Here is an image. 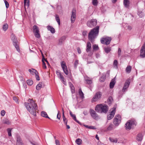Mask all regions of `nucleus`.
Instances as JSON below:
<instances>
[{
  "instance_id": "1",
  "label": "nucleus",
  "mask_w": 145,
  "mask_h": 145,
  "mask_svg": "<svg viewBox=\"0 0 145 145\" xmlns=\"http://www.w3.org/2000/svg\"><path fill=\"white\" fill-rule=\"evenodd\" d=\"M28 102H25L24 105L27 110L34 116H36V110L37 109V104L32 99H29Z\"/></svg>"
},
{
  "instance_id": "2",
  "label": "nucleus",
  "mask_w": 145,
  "mask_h": 145,
  "mask_svg": "<svg viewBox=\"0 0 145 145\" xmlns=\"http://www.w3.org/2000/svg\"><path fill=\"white\" fill-rule=\"evenodd\" d=\"M95 110L99 113H106L108 110V107L107 105L105 104H100L96 106Z\"/></svg>"
},
{
  "instance_id": "3",
  "label": "nucleus",
  "mask_w": 145,
  "mask_h": 145,
  "mask_svg": "<svg viewBox=\"0 0 145 145\" xmlns=\"http://www.w3.org/2000/svg\"><path fill=\"white\" fill-rule=\"evenodd\" d=\"M137 122L135 120H128L125 124V127L127 130H130L135 126Z\"/></svg>"
},
{
  "instance_id": "4",
  "label": "nucleus",
  "mask_w": 145,
  "mask_h": 145,
  "mask_svg": "<svg viewBox=\"0 0 145 145\" xmlns=\"http://www.w3.org/2000/svg\"><path fill=\"white\" fill-rule=\"evenodd\" d=\"M99 27L96 26L91 30L89 33L88 36H96L98 35Z\"/></svg>"
},
{
  "instance_id": "5",
  "label": "nucleus",
  "mask_w": 145,
  "mask_h": 145,
  "mask_svg": "<svg viewBox=\"0 0 145 145\" xmlns=\"http://www.w3.org/2000/svg\"><path fill=\"white\" fill-rule=\"evenodd\" d=\"M121 120V117L119 114L115 116L114 119L113 123L114 125L116 126H118L120 123Z\"/></svg>"
},
{
  "instance_id": "6",
  "label": "nucleus",
  "mask_w": 145,
  "mask_h": 145,
  "mask_svg": "<svg viewBox=\"0 0 145 145\" xmlns=\"http://www.w3.org/2000/svg\"><path fill=\"white\" fill-rule=\"evenodd\" d=\"M11 39L13 42V44L15 47L17 51L18 52L20 51L19 46V43L16 37H12Z\"/></svg>"
},
{
  "instance_id": "7",
  "label": "nucleus",
  "mask_w": 145,
  "mask_h": 145,
  "mask_svg": "<svg viewBox=\"0 0 145 145\" xmlns=\"http://www.w3.org/2000/svg\"><path fill=\"white\" fill-rule=\"evenodd\" d=\"M33 33L35 36H40L39 29V27L36 25L33 27Z\"/></svg>"
},
{
  "instance_id": "8",
  "label": "nucleus",
  "mask_w": 145,
  "mask_h": 145,
  "mask_svg": "<svg viewBox=\"0 0 145 145\" xmlns=\"http://www.w3.org/2000/svg\"><path fill=\"white\" fill-rule=\"evenodd\" d=\"M111 40L110 37H106L105 38H103L101 40V42L103 44L107 45L110 43Z\"/></svg>"
},
{
  "instance_id": "9",
  "label": "nucleus",
  "mask_w": 145,
  "mask_h": 145,
  "mask_svg": "<svg viewBox=\"0 0 145 145\" xmlns=\"http://www.w3.org/2000/svg\"><path fill=\"white\" fill-rule=\"evenodd\" d=\"M101 92H97L92 99L91 102L93 103L98 101L101 97Z\"/></svg>"
},
{
  "instance_id": "10",
  "label": "nucleus",
  "mask_w": 145,
  "mask_h": 145,
  "mask_svg": "<svg viewBox=\"0 0 145 145\" xmlns=\"http://www.w3.org/2000/svg\"><path fill=\"white\" fill-rule=\"evenodd\" d=\"M130 80L129 79L126 81L122 89V92H124L127 90L130 84Z\"/></svg>"
},
{
  "instance_id": "11",
  "label": "nucleus",
  "mask_w": 145,
  "mask_h": 145,
  "mask_svg": "<svg viewBox=\"0 0 145 145\" xmlns=\"http://www.w3.org/2000/svg\"><path fill=\"white\" fill-rule=\"evenodd\" d=\"M97 24V21L96 19H92L87 23V25L91 27L95 26Z\"/></svg>"
},
{
  "instance_id": "12",
  "label": "nucleus",
  "mask_w": 145,
  "mask_h": 145,
  "mask_svg": "<svg viewBox=\"0 0 145 145\" xmlns=\"http://www.w3.org/2000/svg\"><path fill=\"white\" fill-rule=\"evenodd\" d=\"M61 65L64 72L66 75H67L68 74V72L65 62L62 61L61 62Z\"/></svg>"
},
{
  "instance_id": "13",
  "label": "nucleus",
  "mask_w": 145,
  "mask_h": 145,
  "mask_svg": "<svg viewBox=\"0 0 145 145\" xmlns=\"http://www.w3.org/2000/svg\"><path fill=\"white\" fill-rule=\"evenodd\" d=\"M116 108H112L111 112L107 115L108 120H110L113 118L116 112Z\"/></svg>"
},
{
  "instance_id": "14",
  "label": "nucleus",
  "mask_w": 145,
  "mask_h": 145,
  "mask_svg": "<svg viewBox=\"0 0 145 145\" xmlns=\"http://www.w3.org/2000/svg\"><path fill=\"white\" fill-rule=\"evenodd\" d=\"M76 11L75 9H73L71 17V20L72 23L74 22L76 17Z\"/></svg>"
},
{
  "instance_id": "15",
  "label": "nucleus",
  "mask_w": 145,
  "mask_h": 145,
  "mask_svg": "<svg viewBox=\"0 0 145 145\" xmlns=\"http://www.w3.org/2000/svg\"><path fill=\"white\" fill-rule=\"evenodd\" d=\"M140 56L142 58L145 57V42L140 50Z\"/></svg>"
},
{
  "instance_id": "16",
  "label": "nucleus",
  "mask_w": 145,
  "mask_h": 145,
  "mask_svg": "<svg viewBox=\"0 0 145 145\" xmlns=\"http://www.w3.org/2000/svg\"><path fill=\"white\" fill-rule=\"evenodd\" d=\"M90 113L91 116L94 119H97L98 118V114L95 112L93 109H90Z\"/></svg>"
},
{
  "instance_id": "17",
  "label": "nucleus",
  "mask_w": 145,
  "mask_h": 145,
  "mask_svg": "<svg viewBox=\"0 0 145 145\" xmlns=\"http://www.w3.org/2000/svg\"><path fill=\"white\" fill-rule=\"evenodd\" d=\"M23 143L20 136H18L17 137L16 145H23Z\"/></svg>"
},
{
  "instance_id": "18",
  "label": "nucleus",
  "mask_w": 145,
  "mask_h": 145,
  "mask_svg": "<svg viewBox=\"0 0 145 145\" xmlns=\"http://www.w3.org/2000/svg\"><path fill=\"white\" fill-rule=\"evenodd\" d=\"M40 51L42 54V67L44 69H46V64L44 62V60L47 63H48V62L47 60H46L44 58L43 54L42 53V51Z\"/></svg>"
},
{
  "instance_id": "19",
  "label": "nucleus",
  "mask_w": 145,
  "mask_h": 145,
  "mask_svg": "<svg viewBox=\"0 0 145 145\" xmlns=\"http://www.w3.org/2000/svg\"><path fill=\"white\" fill-rule=\"evenodd\" d=\"M85 79L86 83L88 84H90L92 83L91 78H90L87 76H86L85 77Z\"/></svg>"
},
{
  "instance_id": "20",
  "label": "nucleus",
  "mask_w": 145,
  "mask_h": 145,
  "mask_svg": "<svg viewBox=\"0 0 145 145\" xmlns=\"http://www.w3.org/2000/svg\"><path fill=\"white\" fill-rule=\"evenodd\" d=\"M91 49V44L90 42H88L87 43L86 46V52H89L90 51Z\"/></svg>"
},
{
  "instance_id": "21",
  "label": "nucleus",
  "mask_w": 145,
  "mask_h": 145,
  "mask_svg": "<svg viewBox=\"0 0 145 145\" xmlns=\"http://www.w3.org/2000/svg\"><path fill=\"white\" fill-rule=\"evenodd\" d=\"M143 138V136L142 133H139L138 134L137 137L136 139L138 141H141L142 140Z\"/></svg>"
},
{
  "instance_id": "22",
  "label": "nucleus",
  "mask_w": 145,
  "mask_h": 145,
  "mask_svg": "<svg viewBox=\"0 0 145 145\" xmlns=\"http://www.w3.org/2000/svg\"><path fill=\"white\" fill-rule=\"evenodd\" d=\"M47 28L48 30L50 31L52 33H54L55 32V30L54 28L51 26H47Z\"/></svg>"
},
{
  "instance_id": "23",
  "label": "nucleus",
  "mask_w": 145,
  "mask_h": 145,
  "mask_svg": "<svg viewBox=\"0 0 145 145\" xmlns=\"http://www.w3.org/2000/svg\"><path fill=\"white\" fill-rule=\"evenodd\" d=\"M129 0H123V4L125 7L128 8L129 7Z\"/></svg>"
},
{
  "instance_id": "24",
  "label": "nucleus",
  "mask_w": 145,
  "mask_h": 145,
  "mask_svg": "<svg viewBox=\"0 0 145 145\" xmlns=\"http://www.w3.org/2000/svg\"><path fill=\"white\" fill-rule=\"evenodd\" d=\"M78 93L80 98L82 99H83L84 97V94L80 88L79 89Z\"/></svg>"
},
{
  "instance_id": "25",
  "label": "nucleus",
  "mask_w": 145,
  "mask_h": 145,
  "mask_svg": "<svg viewBox=\"0 0 145 145\" xmlns=\"http://www.w3.org/2000/svg\"><path fill=\"white\" fill-rule=\"evenodd\" d=\"M33 72L35 74L36 80L38 81L40 80V78L38 74V73L37 71L35 69H33Z\"/></svg>"
},
{
  "instance_id": "26",
  "label": "nucleus",
  "mask_w": 145,
  "mask_h": 145,
  "mask_svg": "<svg viewBox=\"0 0 145 145\" xmlns=\"http://www.w3.org/2000/svg\"><path fill=\"white\" fill-rule=\"evenodd\" d=\"M41 115L43 117L47 118L50 119H51L48 117L47 113L46 112L43 111H42L41 112Z\"/></svg>"
},
{
  "instance_id": "27",
  "label": "nucleus",
  "mask_w": 145,
  "mask_h": 145,
  "mask_svg": "<svg viewBox=\"0 0 145 145\" xmlns=\"http://www.w3.org/2000/svg\"><path fill=\"white\" fill-rule=\"evenodd\" d=\"M115 84V80L113 79L112 80L110 84V88L111 89L112 88Z\"/></svg>"
},
{
  "instance_id": "28",
  "label": "nucleus",
  "mask_w": 145,
  "mask_h": 145,
  "mask_svg": "<svg viewBox=\"0 0 145 145\" xmlns=\"http://www.w3.org/2000/svg\"><path fill=\"white\" fill-rule=\"evenodd\" d=\"M65 37H61L59 39V44H62L63 42L64 41L65 39Z\"/></svg>"
},
{
  "instance_id": "29",
  "label": "nucleus",
  "mask_w": 145,
  "mask_h": 145,
  "mask_svg": "<svg viewBox=\"0 0 145 145\" xmlns=\"http://www.w3.org/2000/svg\"><path fill=\"white\" fill-rule=\"evenodd\" d=\"M82 140L79 138L75 140L76 143L78 145H80L82 144Z\"/></svg>"
},
{
  "instance_id": "30",
  "label": "nucleus",
  "mask_w": 145,
  "mask_h": 145,
  "mask_svg": "<svg viewBox=\"0 0 145 145\" xmlns=\"http://www.w3.org/2000/svg\"><path fill=\"white\" fill-rule=\"evenodd\" d=\"M131 67L130 65H129L127 66L126 69V71L127 73H130L131 70Z\"/></svg>"
},
{
  "instance_id": "31",
  "label": "nucleus",
  "mask_w": 145,
  "mask_h": 145,
  "mask_svg": "<svg viewBox=\"0 0 145 145\" xmlns=\"http://www.w3.org/2000/svg\"><path fill=\"white\" fill-rule=\"evenodd\" d=\"M111 50V48L110 47H107L105 48V51L106 53L109 52Z\"/></svg>"
},
{
  "instance_id": "32",
  "label": "nucleus",
  "mask_w": 145,
  "mask_h": 145,
  "mask_svg": "<svg viewBox=\"0 0 145 145\" xmlns=\"http://www.w3.org/2000/svg\"><path fill=\"white\" fill-rule=\"evenodd\" d=\"M57 22L59 25L60 24V21L59 16L57 15H56L55 16Z\"/></svg>"
},
{
  "instance_id": "33",
  "label": "nucleus",
  "mask_w": 145,
  "mask_h": 145,
  "mask_svg": "<svg viewBox=\"0 0 145 145\" xmlns=\"http://www.w3.org/2000/svg\"><path fill=\"white\" fill-rule=\"evenodd\" d=\"M8 28V25L7 24H4L3 27V30L6 31Z\"/></svg>"
},
{
  "instance_id": "34",
  "label": "nucleus",
  "mask_w": 145,
  "mask_h": 145,
  "mask_svg": "<svg viewBox=\"0 0 145 145\" xmlns=\"http://www.w3.org/2000/svg\"><path fill=\"white\" fill-rule=\"evenodd\" d=\"M3 123L7 125H10V124L11 123L9 120L6 119L4 120Z\"/></svg>"
},
{
  "instance_id": "35",
  "label": "nucleus",
  "mask_w": 145,
  "mask_h": 145,
  "mask_svg": "<svg viewBox=\"0 0 145 145\" xmlns=\"http://www.w3.org/2000/svg\"><path fill=\"white\" fill-rule=\"evenodd\" d=\"M42 85L40 83H39L36 86V89L37 90H40L42 88Z\"/></svg>"
},
{
  "instance_id": "36",
  "label": "nucleus",
  "mask_w": 145,
  "mask_h": 145,
  "mask_svg": "<svg viewBox=\"0 0 145 145\" xmlns=\"http://www.w3.org/2000/svg\"><path fill=\"white\" fill-rule=\"evenodd\" d=\"M71 116L73 118V119L77 123L80 124V122L77 120L76 119V118L75 115L74 114H73Z\"/></svg>"
},
{
  "instance_id": "37",
  "label": "nucleus",
  "mask_w": 145,
  "mask_h": 145,
  "mask_svg": "<svg viewBox=\"0 0 145 145\" xmlns=\"http://www.w3.org/2000/svg\"><path fill=\"white\" fill-rule=\"evenodd\" d=\"M95 37H88V39L91 42H93Z\"/></svg>"
},
{
  "instance_id": "38",
  "label": "nucleus",
  "mask_w": 145,
  "mask_h": 145,
  "mask_svg": "<svg viewBox=\"0 0 145 145\" xmlns=\"http://www.w3.org/2000/svg\"><path fill=\"white\" fill-rule=\"evenodd\" d=\"M93 48L94 50H97L99 49V48L98 45L95 44L93 46Z\"/></svg>"
},
{
  "instance_id": "39",
  "label": "nucleus",
  "mask_w": 145,
  "mask_h": 145,
  "mask_svg": "<svg viewBox=\"0 0 145 145\" xmlns=\"http://www.w3.org/2000/svg\"><path fill=\"white\" fill-rule=\"evenodd\" d=\"M78 60H76L74 64V67L75 69H76L78 65Z\"/></svg>"
},
{
  "instance_id": "40",
  "label": "nucleus",
  "mask_w": 145,
  "mask_h": 145,
  "mask_svg": "<svg viewBox=\"0 0 145 145\" xmlns=\"http://www.w3.org/2000/svg\"><path fill=\"white\" fill-rule=\"evenodd\" d=\"M27 83L29 85H32L33 83V81L31 80H28L27 81Z\"/></svg>"
},
{
  "instance_id": "41",
  "label": "nucleus",
  "mask_w": 145,
  "mask_h": 145,
  "mask_svg": "<svg viewBox=\"0 0 145 145\" xmlns=\"http://www.w3.org/2000/svg\"><path fill=\"white\" fill-rule=\"evenodd\" d=\"M92 3L94 6H97L98 4L97 0H92Z\"/></svg>"
},
{
  "instance_id": "42",
  "label": "nucleus",
  "mask_w": 145,
  "mask_h": 145,
  "mask_svg": "<svg viewBox=\"0 0 145 145\" xmlns=\"http://www.w3.org/2000/svg\"><path fill=\"white\" fill-rule=\"evenodd\" d=\"M12 129L10 128H8L7 129V131H8V135L10 137L12 136L11 134V131Z\"/></svg>"
},
{
  "instance_id": "43",
  "label": "nucleus",
  "mask_w": 145,
  "mask_h": 145,
  "mask_svg": "<svg viewBox=\"0 0 145 145\" xmlns=\"http://www.w3.org/2000/svg\"><path fill=\"white\" fill-rule=\"evenodd\" d=\"M118 62L117 60H115L114 61L113 65L114 67L117 68Z\"/></svg>"
},
{
  "instance_id": "44",
  "label": "nucleus",
  "mask_w": 145,
  "mask_h": 145,
  "mask_svg": "<svg viewBox=\"0 0 145 145\" xmlns=\"http://www.w3.org/2000/svg\"><path fill=\"white\" fill-rule=\"evenodd\" d=\"M138 15L140 17L142 18L144 16V13L141 12L139 11L138 13Z\"/></svg>"
},
{
  "instance_id": "45",
  "label": "nucleus",
  "mask_w": 145,
  "mask_h": 145,
  "mask_svg": "<svg viewBox=\"0 0 145 145\" xmlns=\"http://www.w3.org/2000/svg\"><path fill=\"white\" fill-rule=\"evenodd\" d=\"M29 0H24V4L25 6L27 5V6H29Z\"/></svg>"
},
{
  "instance_id": "46",
  "label": "nucleus",
  "mask_w": 145,
  "mask_h": 145,
  "mask_svg": "<svg viewBox=\"0 0 145 145\" xmlns=\"http://www.w3.org/2000/svg\"><path fill=\"white\" fill-rule=\"evenodd\" d=\"M4 3L5 4L6 7V8H8L9 7V4L8 3L6 0H5L4 1Z\"/></svg>"
},
{
  "instance_id": "47",
  "label": "nucleus",
  "mask_w": 145,
  "mask_h": 145,
  "mask_svg": "<svg viewBox=\"0 0 145 145\" xmlns=\"http://www.w3.org/2000/svg\"><path fill=\"white\" fill-rule=\"evenodd\" d=\"M110 140L112 142L116 143L117 142V140L116 139H114L110 138Z\"/></svg>"
},
{
  "instance_id": "48",
  "label": "nucleus",
  "mask_w": 145,
  "mask_h": 145,
  "mask_svg": "<svg viewBox=\"0 0 145 145\" xmlns=\"http://www.w3.org/2000/svg\"><path fill=\"white\" fill-rule=\"evenodd\" d=\"M121 48H118V57L120 56L121 54Z\"/></svg>"
},
{
  "instance_id": "49",
  "label": "nucleus",
  "mask_w": 145,
  "mask_h": 145,
  "mask_svg": "<svg viewBox=\"0 0 145 145\" xmlns=\"http://www.w3.org/2000/svg\"><path fill=\"white\" fill-rule=\"evenodd\" d=\"M112 127L113 125L112 124H111L107 128V130H111L112 129Z\"/></svg>"
},
{
  "instance_id": "50",
  "label": "nucleus",
  "mask_w": 145,
  "mask_h": 145,
  "mask_svg": "<svg viewBox=\"0 0 145 145\" xmlns=\"http://www.w3.org/2000/svg\"><path fill=\"white\" fill-rule=\"evenodd\" d=\"M113 100V99L111 97H109L108 101V102H109V103H111Z\"/></svg>"
},
{
  "instance_id": "51",
  "label": "nucleus",
  "mask_w": 145,
  "mask_h": 145,
  "mask_svg": "<svg viewBox=\"0 0 145 145\" xmlns=\"http://www.w3.org/2000/svg\"><path fill=\"white\" fill-rule=\"evenodd\" d=\"M105 78L104 76H102L100 79V81L101 82H104Z\"/></svg>"
},
{
  "instance_id": "52",
  "label": "nucleus",
  "mask_w": 145,
  "mask_h": 145,
  "mask_svg": "<svg viewBox=\"0 0 145 145\" xmlns=\"http://www.w3.org/2000/svg\"><path fill=\"white\" fill-rule=\"evenodd\" d=\"M71 89L72 93H74L75 92V90L74 87H72L71 88Z\"/></svg>"
},
{
  "instance_id": "53",
  "label": "nucleus",
  "mask_w": 145,
  "mask_h": 145,
  "mask_svg": "<svg viewBox=\"0 0 145 145\" xmlns=\"http://www.w3.org/2000/svg\"><path fill=\"white\" fill-rule=\"evenodd\" d=\"M56 73L58 77L62 75L59 71H57Z\"/></svg>"
},
{
  "instance_id": "54",
  "label": "nucleus",
  "mask_w": 145,
  "mask_h": 145,
  "mask_svg": "<svg viewBox=\"0 0 145 145\" xmlns=\"http://www.w3.org/2000/svg\"><path fill=\"white\" fill-rule=\"evenodd\" d=\"M5 112L4 110H2L1 112V115L2 116H3L5 114Z\"/></svg>"
},
{
  "instance_id": "55",
  "label": "nucleus",
  "mask_w": 145,
  "mask_h": 145,
  "mask_svg": "<svg viewBox=\"0 0 145 145\" xmlns=\"http://www.w3.org/2000/svg\"><path fill=\"white\" fill-rule=\"evenodd\" d=\"M55 143L56 145H60V142L59 141L57 140H55Z\"/></svg>"
},
{
  "instance_id": "56",
  "label": "nucleus",
  "mask_w": 145,
  "mask_h": 145,
  "mask_svg": "<svg viewBox=\"0 0 145 145\" xmlns=\"http://www.w3.org/2000/svg\"><path fill=\"white\" fill-rule=\"evenodd\" d=\"M63 121L64 122V123L65 125H67V120L66 118L63 119Z\"/></svg>"
},
{
  "instance_id": "57",
  "label": "nucleus",
  "mask_w": 145,
  "mask_h": 145,
  "mask_svg": "<svg viewBox=\"0 0 145 145\" xmlns=\"http://www.w3.org/2000/svg\"><path fill=\"white\" fill-rule=\"evenodd\" d=\"M57 118L59 120H60L61 118V116L60 114H59V111H58V113L57 115Z\"/></svg>"
},
{
  "instance_id": "58",
  "label": "nucleus",
  "mask_w": 145,
  "mask_h": 145,
  "mask_svg": "<svg viewBox=\"0 0 145 145\" xmlns=\"http://www.w3.org/2000/svg\"><path fill=\"white\" fill-rule=\"evenodd\" d=\"M77 50L78 53L79 54H80L81 52L80 48L79 47H78L77 48Z\"/></svg>"
},
{
  "instance_id": "59",
  "label": "nucleus",
  "mask_w": 145,
  "mask_h": 145,
  "mask_svg": "<svg viewBox=\"0 0 145 145\" xmlns=\"http://www.w3.org/2000/svg\"><path fill=\"white\" fill-rule=\"evenodd\" d=\"M89 129H96V128L94 126H89Z\"/></svg>"
},
{
  "instance_id": "60",
  "label": "nucleus",
  "mask_w": 145,
  "mask_h": 145,
  "mask_svg": "<svg viewBox=\"0 0 145 145\" xmlns=\"http://www.w3.org/2000/svg\"><path fill=\"white\" fill-rule=\"evenodd\" d=\"M13 99L14 101H16V102L17 103H18V99L16 97H13Z\"/></svg>"
},
{
  "instance_id": "61",
  "label": "nucleus",
  "mask_w": 145,
  "mask_h": 145,
  "mask_svg": "<svg viewBox=\"0 0 145 145\" xmlns=\"http://www.w3.org/2000/svg\"><path fill=\"white\" fill-rule=\"evenodd\" d=\"M87 32L86 31H84L82 32V35L84 36H86L87 35Z\"/></svg>"
},
{
  "instance_id": "62",
  "label": "nucleus",
  "mask_w": 145,
  "mask_h": 145,
  "mask_svg": "<svg viewBox=\"0 0 145 145\" xmlns=\"http://www.w3.org/2000/svg\"><path fill=\"white\" fill-rule=\"evenodd\" d=\"M59 78L60 79V80L61 81L62 80L64 79V77L62 75H61V76L59 77Z\"/></svg>"
},
{
  "instance_id": "63",
  "label": "nucleus",
  "mask_w": 145,
  "mask_h": 145,
  "mask_svg": "<svg viewBox=\"0 0 145 145\" xmlns=\"http://www.w3.org/2000/svg\"><path fill=\"white\" fill-rule=\"evenodd\" d=\"M32 69L33 70V71H32L31 69H29L28 70V71H29L30 72V73H31V74H33L34 73L33 72V69Z\"/></svg>"
},
{
  "instance_id": "64",
  "label": "nucleus",
  "mask_w": 145,
  "mask_h": 145,
  "mask_svg": "<svg viewBox=\"0 0 145 145\" xmlns=\"http://www.w3.org/2000/svg\"><path fill=\"white\" fill-rule=\"evenodd\" d=\"M61 81L62 82H63V84L64 85H66V82L64 81V79L62 80H61Z\"/></svg>"
}]
</instances>
